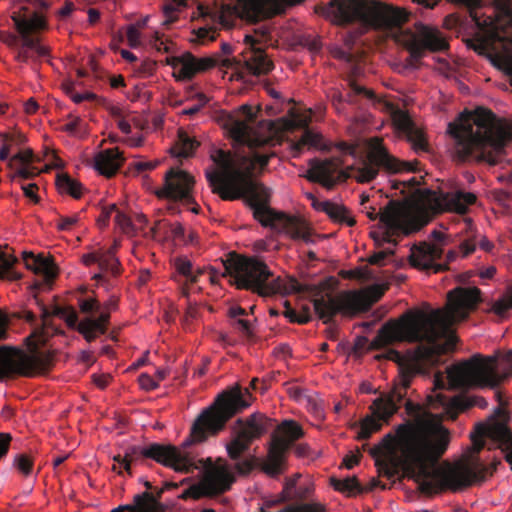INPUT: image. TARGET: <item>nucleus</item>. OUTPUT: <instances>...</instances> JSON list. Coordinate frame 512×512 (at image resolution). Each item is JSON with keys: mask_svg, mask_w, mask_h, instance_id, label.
Instances as JSON below:
<instances>
[{"mask_svg": "<svg viewBox=\"0 0 512 512\" xmlns=\"http://www.w3.org/2000/svg\"><path fill=\"white\" fill-rule=\"evenodd\" d=\"M259 105H242L237 114L222 113L218 122L237 145L247 146V155L217 149L210 158L213 165L205 170V177L214 194L224 201L244 199L253 210V217L262 226L283 231L294 239L314 243L310 224L299 216L277 212L268 206V190L253 179L256 166L268 165L270 155L256 151L269 140L254 128Z\"/></svg>", "mask_w": 512, "mask_h": 512, "instance_id": "obj_1", "label": "nucleus"}, {"mask_svg": "<svg viewBox=\"0 0 512 512\" xmlns=\"http://www.w3.org/2000/svg\"><path fill=\"white\" fill-rule=\"evenodd\" d=\"M322 16L331 18L337 24H357V31H349L346 46L356 43L357 38L368 29L381 30L387 36L402 42L409 51L405 70L418 68L426 51L443 52L449 43L437 28L419 25L415 33L403 35L402 25L408 20V13L399 7L379 1L367 0H330L325 7L322 4Z\"/></svg>", "mask_w": 512, "mask_h": 512, "instance_id": "obj_2", "label": "nucleus"}, {"mask_svg": "<svg viewBox=\"0 0 512 512\" xmlns=\"http://www.w3.org/2000/svg\"><path fill=\"white\" fill-rule=\"evenodd\" d=\"M512 376V349L507 352L497 351L493 355L475 354L467 360L447 368L446 376L437 374L433 389L426 396V403L433 416L441 419L455 420L460 412L471 407L485 409L487 400L482 396L447 395L444 390H462L468 387L497 388L501 382Z\"/></svg>", "mask_w": 512, "mask_h": 512, "instance_id": "obj_3", "label": "nucleus"}, {"mask_svg": "<svg viewBox=\"0 0 512 512\" xmlns=\"http://www.w3.org/2000/svg\"><path fill=\"white\" fill-rule=\"evenodd\" d=\"M251 399L249 391L245 389L243 392L239 387L220 394L215 402L196 418L189 437L183 443V448L191 444L202 443L208 437L217 435L224 429L228 420L250 406ZM124 453L130 466L132 463L152 459L176 472L189 473L197 468L190 452L170 444L132 445L128 446Z\"/></svg>", "mask_w": 512, "mask_h": 512, "instance_id": "obj_4", "label": "nucleus"}, {"mask_svg": "<svg viewBox=\"0 0 512 512\" xmlns=\"http://www.w3.org/2000/svg\"><path fill=\"white\" fill-rule=\"evenodd\" d=\"M246 48L240 52V58L223 57L220 54L196 57L190 52L171 55L166 63L171 66L173 76L177 80H191L200 73L207 72L220 65L223 78L231 82V93H260L263 89L268 96H280V93L268 83L259 82V75L271 70L273 64L265 51L256 47L257 40L251 35H245Z\"/></svg>", "mask_w": 512, "mask_h": 512, "instance_id": "obj_5", "label": "nucleus"}, {"mask_svg": "<svg viewBox=\"0 0 512 512\" xmlns=\"http://www.w3.org/2000/svg\"><path fill=\"white\" fill-rule=\"evenodd\" d=\"M329 150L330 144L322 136V155ZM335 151L337 156H322V188L330 189L346 178L369 183L377 177L380 169L389 174L415 170L412 163L397 159L382 146L363 155L358 145L340 141L335 145Z\"/></svg>", "mask_w": 512, "mask_h": 512, "instance_id": "obj_6", "label": "nucleus"}, {"mask_svg": "<svg viewBox=\"0 0 512 512\" xmlns=\"http://www.w3.org/2000/svg\"><path fill=\"white\" fill-rule=\"evenodd\" d=\"M479 299L478 288L457 287L448 292L446 309L413 312L400 325L399 332L406 341L433 350L438 347L450 326L468 317L477 307Z\"/></svg>", "mask_w": 512, "mask_h": 512, "instance_id": "obj_7", "label": "nucleus"}, {"mask_svg": "<svg viewBox=\"0 0 512 512\" xmlns=\"http://www.w3.org/2000/svg\"><path fill=\"white\" fill-rule=\"evenodd\" d=\"M223 265V276H229L230 283L238 289L250 290L262 297L299 293L311 299L315 313L320 316L319 278H303L301 281L295 278L287 281L280 277L274 278L267 264L258 257L240 256L235 253H231Z\"/></svg>", "mask_w": 512, "mask_h": 512, "instance_id": "obj_8", "label": "nucleus"}, {"mask_svg": "<svg viewBox=\"0 0 512 512\" xmlns=\"http://www.w3.org/2000/svg\"><path fill=\"white\" fill-rule=\"evenodd\" d=\"M507 123L491 110L482 106L465 109L449 122L446 133L450 138V150L461 162L484 160L505 137Z\"/></svg>", "mask_w": 512, "mask_h": 512, "instance_id": "obj_9", "label": "nucleus"}, {"mask_svg": "<svg viewBox=\"0 0 512 512\" xmlns=\"http://www.w3.org/2000/svg\"><path fill=\"white\" fill-rule=\"evenodd\" d=\"M403 458L408 469L419 477H428L429 464L436 462L447 450L450 432L442 424L416 427L410 422L395 428Z\"/></svg>", "mask_w": 512, "mask_h": 512, "instance_id": "obj_10", "label": "nucleus"}, {"mask_svg": "<svg viewBox=\"0 0 512 512\" xmlns=\"http://www.w3.org/2000/svg\"><path fill=\"white\" fill-rule=\"evenodd\" d=\"M36 301H38L36 299ZM41 310V325L35 330L33 336L38 343H45L49 337L61 333V330L53 324L51 316H58L65 320L70 328H76L87 342L94 341L98 335L105 334L110 322V313L117 307V300L110 299L101 305L99 316H87L78 321V315L72 307H60L55 305L50 309L43 303L37 302Z\"/></svg>", "mask_w": 512, "mask_h": 512, "instance_id": "obj_11", "label": "nucleus"}, {"mask_svg": "<svg viewBox=\"0 0 512 512\" xmlns=\"http://www.w3.org/2000/svg\"><path fill=\"white\" fill-rule=\"evenodd\" d=\"M272 426V419L262 413H253L236 420L232 426V439L227 443L226 450L229 458L235 462L234 468L239 475H247L254 469L257 459L252 455L244 458L242 456Z\"/></svg>", "mask_w": 512, "mask_h": 512, "instance_id": "obj_12", "label": "nucleus"}, {"mask_svg": "<svg viewBox=\"0 0 512 512\" xmlns=\"http://www.w3.org/2000/svg\"><path fill=\"white\" fill-rule=\"evenodd\" d=\"M52 363V354L39 349L36 342L29 345L28 351L0 346V381L44 374L50 369Z\"/></svg>", "mask_w": 512, "mask_h": 512, "instance_id": "obj_13", "label": "nucleus"}, {"mask_svg": "<svg viewBox=\"0 0 512 512\" xmlns=\"http://www.w3.org/2000/svg\"><path fill=\"white\" fill-rule=\"evenodd\" d=\"M413 375V371L409 369H400L398 382L390 399L386 402L381 399L374 400L371 406L372 414L365 416L355 424L358 440L369 439L373 433L381 429L382 422L387 421L397 411L401 402L404 401L406 390L410 386Z\"/></svg>", "mask_w": 512, "mask_h": 512, "instance_id": "obj_14", "label": "nucleus"}, {"mask_svg": "<svg viewBox=\"0 0 512 512\" xmlns=\"http://www.w3.org/2000/svg\"><path fill=\"white\" fill-rule=\"evenodd\" d=\"M368 202L369 197L362 195L360 201L362 212H365L371 221L379 219L383 229L382 240L393 247L397 245L394 237L408 236L420 230L421 224L416 217L395 208H386L378 212L374 207L367 206Z\"/></svg>", "mask_w": 512, "mask_h": 512, "instance_id": "obj_15", "label": "nucleus"}, {"mask_svg": "<svg viewBox=\"0 0 512 512\" xmlns=\"http://www.w3.org/2000/svg\"><path fill=\"white\" fill-rule=\"evenodd\" d=\"M338 280L332 276L322 279V322L326 323L333 314L353 316L361 310V296L353 291H330Z\"/></svg>", "mask_w": 512, "mask_h": 512, "instance_id": "obj_16", "label": "nucleus"}, {"mask_svg": "<svg viewBox=\"0 0 512 512\" xmlns=\"http://www.w3.org/2000/svg\"><path fill=\"white\" fill-rule=\"evenodd\" d=\"M152 17L147 15L126 27V39L131 48H144L160 53H169L173 43L156 26L150 25Z\"/></svg>", "mask_w": 512, "mask_h": 512, "instance_id": "obj_17", "label": "nucleus"}, {"mask_svg": "<svg viewBox=\"0 0 512 512\" xmlns=\"http://www.w3.org/2000/svg\"><path fill=\"white\" fill-rule=\"evenodd\" d=\"M235 481L230 465L226 460L219 459L211 465L200 484L189 487L191 498L200 499L203 496H215L228 491Z\"/></svg>", "mask_w": 512, "mask_h": 512, "instance_id": "obj_18", "label": "nucleus"}, {"mask_svg": "<svg viewBox=\"0 0 512 512\" xmlns=\"http://www.w3.org/2000/svg\"><path fill=\"white\" fill-rule=\"evenodd\" d=\"M312 488L308 485L296 486V480L290 479L286 482L282 495L279 499L266 500L259 512H320L319 504H286L287 500H304L310 496Z\"/></svg>", "mask_w": 512, "mask_h": 512, "instance_id": "obj_19", "label": "nucleus"}, {"mask_svg": "<svg viewBox=\"0 0 512 512\" xmlns=\"http://www.w3.org/2000/svg\"><path fill=\"white\" fill-rule=\"evenodd\" d=\"M193 177L187 172L171 168L164 177L162 188L156 191L159 198L172 201H183L186 205L194 203L192 190L194 186Z\"/></svg>", "mask_w": 512, "mask_h": 512, "instance_id": "obj_20", "label": "nucleus"}, {"mask_svg": "<svg viewBox=\"0 0 512 512\" xmlns=\"http://www.w3.org/2000/svg\"><path fill=\"white\" fill-rule=\"evenodd\" d=\"M11 19L15 28L21 35L22 48L26 50H34L39 43V39L31 37L30 33L46 29V19L37 12H28L23 8L19 11H13Z\"/></svg>", "mask_w": 512, "mask_h": 512, "instance_id": "obj_21", "label": "nucleus"}, {"mask_svg": "<svg viewBox=\"0 0 512 512\" xmlns=\"http://www.w3.org/2000/svg\"><path fill=\"white\" fill-rule=\"evenodd\" d=\"M495 399L498 402V406L494 408V412L489 416L487 422H479L474 427V432L470 434L471 439L476 443L477 439L483 441L485 438L496 439L497 437L505 436L508 432V428L505 424L499 421V418L503 417L504 409L503 406L506 404L505 400L500 391H495Z\"/></svg>", "mask_w": 512, "mask_h": 512, "instance_id": "obj_22", "label": "nucleus"}, {"mask_svg": "<svg viewBox=\"0 0 512 512\" xmlns=\"http://www.w3.org/2000/svg\"><path fill=\"white\" fill-rule=\"evenodd\" d=\"M430 238L434 240L433 244H424L411 249L410 263L412 266L420 269L432 268L434 262L441 258V245L446 243V235L438 230H433Z\"/></svg>", "mask_w": 512, "mask_h": 512, "instance_id": "obj_23", "label": "nucleus"}, {"mask_svg": "<svg viewBox=\"0 0 512 512\" xmlns=\"http://www.w3.org/2000/svg\"><path fill=\"white\" fill-rule=\"evenodd\" d=\"M477 200V196L473 192L463 189H454L441 192L437 204L442 211L452 212L461 217L469 212V208Z\"/></svg>", "mask_w": 512, "mask_h": 512, "instance_id": "obj_24", "label": "nucleus"}, {"mask_svg": "<svg viewBox=\"0 0 512 512\" xmlns=\"http://www.w3.org/2000/svg\"><path fill=\"white\" fill-rule=\"evenodd\" d=\"M479 474L471 466L456 464L450 466L440 473V479L447 488L458 491L471 486L478 480Z\"/></svg>", "mask_w": 512, "mask_h": 512, "instance_id": "obj_25", "label": "nucleus"}, {"mask_svg": "<svg viewBox=\"0 0 512 512\" xmlns=\"http://www.w3.org/2000/svg\"><path fill=\"white\" fill-rule=\"evenodd\" d=\"M177 483L167 482L164 487L157 492L154 496L150 492H143L134 496V504L120 505L114 508L111 512H154L155 506L165 489L177 488Z\"/></svg>", "mask_w": 512, "mask_h": 512, "instance_id": "obj_26", "label": "nucleus"}, {"mask_svg": "<svg viewBox=\"0 0 512 512\" xmlns=\"http://www.w3.org/2000/svg\"><path fill=\"white\" fill-rule=\"evenodd\" d=\"M22 258L25 267L36 275L42 276L45 284H51L57 276V269L51 259L28 251L22 252Z\"/></svg>", "mask_w": 512, "mask_h": 512, "instance_id": "obj_27", "label": "nucleus"}, {"mask_svg": "<svg viewBox=\"0 0 512 512\" xmlns=\"http://www.w3.org/2000/svg\"><path fill=\"white\" fill-rule=\"evenodd\" d=\"M124 159L117 148L106 149L99 152L94 159V168L106 177L116 174Z\"/></svg>", "mask_w": 512, "mask_h": 512, "instance_id": "obj_28", "label": "nucleus"}, {"mask_svg": "<svg viewBox=\"0 0 512 512\" xmlns=\"http://www.w3.org/2000/svg\"><path fill=\"white\" fill-rule=\"evenodd\" d=\"M322 213H325L334 223L346 226H353L355 224V220L350 215L349 210L339 199L322 200Z\"/></svg>", "mask_w": 512, "mask_h": 512, "instance_id": "obj_29", "label": "nucleus"}, {"mask_svg": "<svg viewBox=\"0 0 512 512\" xmlns=\"http://www.w3.org/2000/svg\"><path fill=\"white\" fill-rule=\"evenodd\" d=\"M285 446L282 443H274L269 451L268 458L262 466V470L269 476L276 477L283 472Z\"/></svg>", "mask_w": 512, "mask_h": 512, "instance_id": "obj_30", "label": "nucleus"}, {"mask_svg": "<svg viewBox=\"0 0 512 512\" xmlns=\"http://www.w3.org/2000/svg\"><path fill=\"white\" fill-rule=\"evenodd\" d=\"M56 185L61 193L69 194L75 199H79L82 195L81 183L73 179L66 173H61L57 175Z\"/></svg>", "mask_w": 512, "mask_h": 512, "instance_id": "obj_31", "label": "nucleus"}, {"mask_svg": "<svg viewBox=\"0 0 512 512\" xmlns=\"http://www.w3.org/2000/svg\"><path fill=\"white\" fill-rule=\"evenodd\" d=\"M17 262L18 259L14 255L0 250V279L11 281L20 279L21 275L14 270Z\"/></svg>", "mask_w": 512, "mask_h": 512, "instance_id": "obj_32", "label": "nucleus"}, {"mask_svg": "<svg viewBox=\"0 0 512 512\" xmlns=\"http://www.w3.org/2000/svg\"><path fill=\"white\" fill-rule=\"evenodd\" d=\"M199 143L190 138L185 132L180 131L178 133V141L172 152L178 157L187 158L192 155Z\"/></svg>", "mask_w": 512, "mask_h": 512, "instance_id": "obj_33", "label": "nucleus"}, {"mask_svg": "<svg viewBox=\"0 0 512 512\" xmlns=\"http://www.w3.org/2000/svg\"><path fill=\"white\" fill-rule=\"evenodd\" d=\"M101 99L105 100V98H101ZM103 105L112 117L118 119L119 129L123 133L129 134L131 132V125L127 121L124 120V117L126 115V110L123 107L113 105L106 101H103Z\"/></svg>", "mask_w": 512, "mask_h": 512, "instance_id": "obj_34", "label": "nucleus"}, {"mask_svg": "<svg viewBox=\"0 0 512 512\" xmlns=\"http://www.w3.org/2000/svg\"><path fill=\"white\" fill-rule=\"evenodd\" d=\"M175 268L179 274L186 277L187 281L192 284L196 283L198 281L199 275L202 274L201 269H198L196 273H193L192 263L187 258H177L175 260Z\"/></svg>", "mask_w": 512, "mask_h": 512, "instance_id": "obj_35", "label": "nucleus"}, {"mask_svg": "<svg viewBox=\"0 0 512 512\" xmlns=\"http://www.w3.org/2000/svg\"><path fill=\"white\" fill-rule=\"evenodd\" d=\"M289 391L291 396L294 397L298 402L305 404L313 413H318L319 408L316 395H310L305 390L300 388H290Z\"/></svg>", "mask_w": 512, "mask_h": 512, "instance_id": "obj_36", "label": "nucleus"}, {"mask_svg": "<svg viewBox=\"0 0 512 512\" xmlns=\"http://www.w3.org/2000/svg\"><path fill=\"white\" fill-rule=\"evenodd\" d=\"M187 5V0H172L170 3L164 5L163 14L165 19L160 22V26H168L175 21V13Z\"/></svg>", "mask_w": 512, "mask_h": 512, "instance_id": "obj_37", "label": "nucleus"}, {"mask_svg": "<svg viewBox=\"0 0 512 512\" xmlns=\"http://www.w3.org/2000/svg\"><path fill=\"white\" fill-rule=\"evenodd\" d=\"M279 433L286 439L294 441L299 439L303 432L299 424L292 420H286L284 421L279 427H278Z\"/></svg>", "mask_w": 512, "mask_h": 512, "instance_id": "obj_38", "label": "nucleus"}, {"mask_svg": "<svg viewBox=\"0 0 512 512\" xmlns=\"http://www.w3.org/2000/svg\"><path fill=\"white\" fill-rule=\"evenodd\" d=\"M512 309V294L501 296L492 304L491 311L500 318H505Z\"/></svg>", "mask_w": 512, "mask_h": 512, "instance_id": "obj_39", "label": "nucleus"}, {"mask_svg": "<svg viewBox=\"0 0 512 512\" xmlns=\"http://www.w3.org/2000/svg\"><path fill=\"white\" fill-rule=\"evenodd\" d=\"M333 486L336 490L346 492L348 494H357L362 491L361 484L356 478L333 480Z\"/></svg>", "mask_w": 512, "mask_h": 512, "instance_id": "obj_40", "label": "nucleus"}, {"mask_svg": "<svg viewBox=\"0 0 512 512\" xmlns=\"http://www.w3.org/2000/svg\"><path fill=\"white\" fill-rule=\"evenodd\" d=\"M216 36L217 30L214 26H203L194 29L191 41L203 44L209 41H213Z\"/></svg>", "mask_w": 512, "mask_h": 512, "instance_id": "obj_41", "label": "nucleus"}, {"mask_svg": "<svg viewBox=\"0 0 512 512\" xmlns=\"http://www.w3.org/2000/svg\"><path fill=\"white\" fill-rule=\"evenodd\" d=\"M347 86L350 87L351 92L347 96H351V93L358 96H377L372 90H368L363 83L357 78L350 77L347 79Z\"/></svg>", "mask_w": 512, "mask_h": 512, "instance_id": "obj_42", "label": "nucleus"}, {"mask_svg": "<svg viewBox=\"0 0 512 512\" xmlns=\"http://www.w3.org/2000/svg\"><path fill=\"white\" fill-rule=\"evenodd\" d=\"M319 145H320V135L314 134V133L310 132L309 130H305L302 137L296 144V149L301 150L302 147H304V146L318 148Z\"/></svg>", "mask_w": 512, "mask_h": 512, "instance_id": "obj_43", "label": "nucleus"}, {"mask_svg": "<svg viewBox=\"0 0 512 512\" xmlns=\"http://www.w3.org/2000/svg\"><path fill=\"white\" fill-rule=\"evenodd\" d=\"M79 308L82 313L94 314L101 310V304L95 298H86L79 301Z\"/></svg>", "mask_w": 512, "mask_h": 512, "instance_id": "obj_44", "label": "nucleus"}, {"mask_svg": "<svg viewBox=\"0 0 512 512\" xmlns=\"http://www.w3.org/2000/svg\"><path fill=\"white\" fill-rule=\"evenodd\" d=\"M285 311L283 312L284 316L289 319L290 322L305 324L310 320L308 315H299L296 310H294L288 301H284Z\"/></svg>", "mask_w": 512, "mask_h": 512, "instance_id": "obj_45", "label": "nucleus"}, {"mask_svg": "<svg viewBox=\"0 0 512 512\" xmlns=\"http://www.w3.org/2000/svg\"><path fill=\"white\" fill-rule=\"evenodd\" d=\"M334 57L346 61L347 63L354 64L355 70L358 69L357 54L353 51H347L343 48H334L332 51Z\"/></svg>", "mask_w": 512, "mask_h": 512, "instance_id": "obj_46", "label": "nucleus"}, {"mask_svg": "<svg viewBox=\"0 0 512 512\" xmlns=\"http://www.w3.org/2000/svg\"><path fill=\"white\" fill-rule=\"evenodd\" d=\"M14 465L21 473L27 476L32 471L33 462L28 456L20 454L15 457Z\"/></svg>", "mask_w": 512, "mask_h": 512, "instance_id": "obj_47", "label": "nucleus"}, {"mask_svg": "<svg viewBox=\"0 0 512 512\" xmlns=\"http://www.w3.org/2000/svg\"><path fill=\"white\" fill-rule=\"evenodd\" d=\"M307 180L312 183L320 184V159L314 158L311 160V168L307 171L305 175Z\"/></svg>", "mask_w": 512, "mask_h": 512, "instance_id": "obj_48", "label": "nucleus"}, {"mask_svg": "<svg viewBox=\"0 0 512 512\" xmlns=\"http://www.w3.org/2000/svg\"><path fill=\"white\" fill-rule=\"evenodd\" d=\"M2 141L3 144L0 149V159L4 161L8 159L11 144L16 142V137L14 135L4 134L2 135Z\"/></svg>", "mask_w": 512, "mask_h": 512, "instance_id": "obj_49", "label": "nucleus"}, {"mask_svg": "<svg viewBox=\"0 0 512 512\" xmlns=\"http://www.w3.org/2000/svg\"><path fill=\"white\" fill-rule=\"evenodd\" d=\"M115 222L123 232H129L132 228L131 219L118 209L115 215Z\"/></svg>", "mask_w": 512, "mask_h": 512, "instance_id": "obj_50", "label": "nucleus"}, {"mask_svg": "<svg viewBox=\"0 0 512 512\" xmlns=\"http://www.w3.org/2000/svg\"><path fill=\"white\" fill-rule=\"evenodd\" d=\"M114 462L118 463L119 466L113 465L112 469L117 471L118 474H122L120 468H123L130 476L132 475V470L130 465L126 459L125 453L123 455L117 454L113 457Z\"/></svg>", "mask_w": 512, "mask_h": 512, "instance_id": "obj_51", "label": "nucleus"}, {"mask_svg": "<svg viewBox=\"0 0 512 512\" xmlns=\"http://www.w3.org/2000/svg\"><path fill=\"white\" fill-rule=\"evenodd\" d=\"M38 170L35 167L30 166L29 164L21 165L16 171V176L22 179H32L36 175H38Z\"/></svg>", "mask_w": 512, "mask_h": 512, "instance_id": "obj_52", "label": "nucleus"}, {"mask_svg": "<svg viewBox=\"0 0 512 512\" xmlns=\"http://www.w3.org/2000/svg\"><path fill=\"white\" fill-rule=\"evenodd\" d=\"M139 384L141 388L151 391L158 387V381H155L150 375L148 374H141L138 378Z\"/></svg>", "mask_w": 512, "mask_h": 512, "instance_id": "obj_53", "label": "nucleus"}, {"mask_svg": "<svg viewBox=\"0 0 512 512\" xmlns=\"http://www.w3.org/2000/svg\"><path fill=\"white\" fill-rule=\"evenodd\" d=\"M78 221V217L76 215L74 216H61L59 218V222L57 223V228L61 231H67L72 228L73 225H75Z\"/></svg>", "mask_w": 512, "mask_h": 512, "instance_id": "obj_54", "label": "nucleus"}, {"mask_svg": "<svg viewBox=\"0 0 512 512\" xmlns=\"http://www.w3.org/2000/svg\"><path fill=\"white\" fill-rule=\"evenodd\" d=\"M21 188L24 192V195L31 199L34 203H38L39 202V197L37 195V190H38V186L37 184L35 183H29V184H22L21 185Z\"/></svg>", "mask_w": 512, "mask_h": 512, "instance_id": "obj_55", "label": "nucleus"}, {"mask_svg": "<svg viewBox=\"0 0 512 512\" xmlns=\"http://www.w3.org/2000/svg\"><path fill=\"white\" fill-rule=\"evenodd\" d=\"M117 206L116 204H111L107 207H104L102 209V212L98 218V222L101 226H106L109 222V219L112 215L113 212H116L117 211Z\"/></svg>", "mask_w": 512, "mask_h": 512, "instance_id": "obj_56", "label": "nucleus"}, {"mask_svg": "<svg viewBox=\"0 0 512 512\" xmlns=\"http://www.w3.org/2000/svg\"><path fill=\"white\" fill-rule=\"evenodd\" d=\"M115 254L112 249L106 251V252H100L99 253V260H98V266L101 271L107 270L109 264H110V258H114Z\"/></svg>", "mask_w": 512, "mask_h": 512, "instance_id": "obj_57", "label": "nucleus"}, {"mask_svg": "<svg viewBox=\"0 0 512 512\" xmlns=\"http://www.w3.org/2000/svg\"><path fill=\"white\" fill-rule=\"evenodd\" d=\"M197 15L202 18H218L220 22L222 23L223 17L222 15H217L212 9H210L208 6H205L202 3H199L197 6Z\"/></svg>", "mask_w": 512, "mask_h": 512, "instance_id": "obj_58", "label": "nucleus"}, {"mask_svg": "<svg viewBox=\"0 0 512 512\" xmlns=\"http://www.w3.org/2000/svg\"><path fill=\"white\" fill-rule=\"evenodd\" d=\"M11 160L19 162L21 165L30 164L33 161V153L31 150H22L13 156Z\"/></svg>", "mask_w": 512, "mask_h": 512, "instance_id": "obj_59", "label": "nucleus"}, {"mask_svg": "<svg viewBox=\"0 0 512 512\" xmlns=\"http://www.w3.org/2000/svg\"><path fill=\"white\" fill-rule=\"evenodd\" d=\"M11 440L9 433H0V460L7 455Z\"/></svg>", "mask_w": 512, "mask_h": 512, "instance_id": "obj_60", "label": "nucleus"}, {"mask_svg": "<svg viewBox=\"0 0 512 512\" xmlns=\"http://www.w3.org/2000/svg\"><path fill=\"white\" fill-rule=\"evenodd\" d=\"M476 250V244L473 240L467 239L464 240L459 245V252L462 254V257H467L471 255Z\"/></svg>", "mask_w": 512, "mask_h": 512, "instance_id": "obj_61", "label": "nucleus"}, {"mask_svg": "<svg viewBox=\"0 0 512 512\" xmlns=\"http://www.w3.org/2000/svg\"><path fill=\"white\" fill-rule=\"evenodd\" d=\"M234 324L247 338L250 339L253 336L249 321L237 319Z\"/></svg>", "mask_w": 512, "mask_h": 512, "instance_id": "obj_62", "label": "nucleus"}, {"mask_svg": "<svg viewBox=\"0 0 512 512\" xmlns=\"http://www.w3.org/2000/svg\"><path fill=\"white\" fill-rule=\"evenodd\" d=\"M389 253L390 254L393 253V249L392 248L388 252H386V251H379V252L374 253V255H372L371 258H370V263L374 264V265H382L385 262V260L387 258V255Z\"/></svg>", "mask_w": 512, "mask_h": 512, "instance_id": "obj_63", "label": "nucleus"}, {"mask_svg": "<svg viewBox=\"0 0 512 512\" xmlns=\"http://www.w3.org/2000/svg\"><path fill=\"white\" fill-rule=\"evenodd\" d=\"M444 25L447 29H453V28H456L458 26H461L462 25V20L459 16L455 15V14H451V15H448L445 19H444Z\"/></svg>", "mask_w": 512, "mask_h": 512, "instance_id": "obj_64", "label": "nucleus"}]
</instances>
